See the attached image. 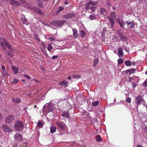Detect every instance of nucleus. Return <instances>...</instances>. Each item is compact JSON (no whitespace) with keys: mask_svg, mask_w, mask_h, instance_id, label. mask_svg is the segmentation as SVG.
<instances>
[{"mask_svg":"<svg viewBox=\"0 0 147 147\" xmlns=\"http://www.w3.org/2000/svg\"><path fill=\"white\" fill-rule=\"evenodd\" d=\"M50 40H51V41H54V39L53 38H50Z\"/></svg>","mask_w":147,"mask_h":147,"instance_id":"nucleus-60","label":"nucleus"},{"mask_svg":"<svg viewBox=\"0 0 147 147\" xmlns=\"http://www.w3.org/2000/svg\"><path fill=\"white\" fill-rule=\"evenodd\" d=\"M16 101H20V99L19 98H17L16 99Z\"/></svg>","mask_w":147,"mask_h":147,"instance_id":"nucleus-56","label":"nucleus"},{"mask_svg":"<svg viewBox=\"0 0 147 147\" xmlns=\"http://www.w3.org/2000/svg\"><path fill=\"white\" fill-rule=\"evenodd\" d=\"M23 123L20 121H17L16 122V124L14 126L15 129L17 131H21L24 127Z\"/></svg>","mask_w":147,"mask_h":147,"instance_id":"nucleus-2","label":"nucleus"},{"mask_svg":"<svg viewBox=\"0 0 147 147\" xmlns=\"http://www.w3.org/2000/svg\"><path fill=\"white\" fill-rule=\"evenodd\" d=\"M67 82L65 81L60 82L59 84L60 85H63L65 86H67Z\"/></svg>","mask_w":147,"mask_h":147,"instance_id":"nucleus-26","label":"nucleus"},{"mask_svg":"<svg viewBox=\"0 0 147 147\" xmlns=\"http://www.w3.org/2000/svg\"><path fill=\"white\" fill-rule=\"evenodd\" d=\"M126 24V23L125 22H125H123L122 20H121V21L120 22H119V24L120 25L121 28L124 27V25L125 24Z\"/></svg>","mask_w":147,"mask_h":147,"instance_id":"nucleus-25","label":"nucleus"},{"mask_svg":"<svg viewBox=\"0 0 147 147\" xmlns=\"http://www.w3.org/2000/svg\"><path fill=\"white\" fill-rule=\"evenodd\" d=\"M115 12H112L111 14V15L113 17V18H115L116 17L115 16Z\"/></svg>","mask_w":147,"mask_h":147,"instance_id":"nucleus-44","label":"nucleus"},{"mask_svg":"<svg viewBox=\"0 0 147 147\" xmlns=\"http://www.w3.org/2000/svg\"><path fill=\"white\" fill-rule=\"evenodd\" d=\"M1 67H2V68L5 71V67L3 65H1Z\"/></svg>","mask_w":147,"mask_h":147,"instance_id":"nucleus-55","label":"nucleus"},{"mask_svg":"<svg viewBox=\"0 0 147 147\" xmlns=\"http://www.w3.org/2000/svg\"><path fill=\"white\" fill-rule=\"evenodd\" d=\"M86 33L83 30H81V36L82 37H85L86 36Z\"/></svg>","mask_w":147,"mask_h":147,"instance_id":"nucleus-30","label":"nucleus"},{"mask_svg":"<svg viewBox=\"0 0 147 147\" xmlns=\"http://www.w3.org/2000/svg\"><path fill=\"white\" fill-rule=\"evenodd\" d=\"M126 101H131V99L130 98H128L126 99Z\"/></svg>","mask_w":147,"mask_h":147,"instance_id":"nucleus-54","label":"nucleus"},{"mask_svg":"<svg viewBox=\"0 0 147 147\" xmlns=\"http://www.w3.org/2000/svg\"><path fill=\"white\" fill-rule=\"evenodd\" d=\"M1 46L3 47V48L4 50H6V49L5 47V46H4V45H3V46Z\"/></svg>","mask_w":147,"mask_h":147,"instance_id":"nucleus-57","label":"nucleus"},{"mask_svg":"<svg viewBox=\"0 0 147 147\" xmlns=\"http://www.w3.org/2000/svg\"><path fill=\"white\" fill-rule=\"evenodd\" d=\"M66 22V21L65 20L61 21L56 20L52 21L50 23L54 26L61 27Z\"/></svg>","mask_w":147,"mask_h":147,"instance_id":"nucleus-1","label":"nucleus"},{"mask_svg":"<svg viewBox=\"0 0 147 147\" xmlns=\"http://www.w3.org/2000/svg\"><path fill=\"white\" fill-rule=\"evenodd\" d=\"M124 49L125 51H126L127 52H128V51H129V49L128 47H125L124 48Z\"/></svg>","mask_w":147,"mask_h":147,"instance_id":"nucleus-51","label":"nucleus"},{"mask_svg":"<svg viewBox=\"0 0 147 147\" xmlns=\"http://www.w3.org/2000/svg\"><path fill=\"white\" fill-rule=\"evenodd\" d=\"M117 35L119 36V37H120L123 34L121 33V31L120 30H118L117 32Z\"/></svg>","mask_w":147,"mask_h":147,"instance_id":"nucleus-38","label":"nucleus"},{"mask_svg":"<svg viewBox=\"0 0 147 147\" xmlns=\"http://www.w3.org/2000/svg\"><path fill=\"white\" fill-rule=\"evenodd\" d=\"M37 125L40 127H42V124L41 122H38L37 123Z\"/></svg>","mask_w":147,"mask_h":147,"instance_id":"nucleus-40","label":"nucleus"},{"mask_svg":"<svg viewBox=\"0 0 147 147\" xmlns=\"http://www.w3.org/2000/svg\"><path fill=\"white\" fill-rule=\"evenodd\" d=\"M2 118V116L1 114L0 113V119H1Z\"/></svg>","mask_w":147,"mask_h":147,"instance_id":"nucleus-64","label":"nucleus"},{"mask_svg":"<svg viewBox=\"0 0 147 147\" xmlns=\"http://www.w3.org/2000/svg\"><path fill=\"white\" fill-rule=\"evenodd\" d=\"M5 52L7 54L11 57L13 56V54L11 53L8 50H5Z\"/></svg>","mask_w":147,"mask_h":147,"instance_id":"nucleus-29","label":"nucleus"},{"mask_svg":"<svg viewBox=\"0 0 147 147\" xmlns=\"http://www.w3.org/2000/svg\"><path fill=\"white\" fill-rule=\"evenodd\" d=\"M136 71V69L134 68L131 69L127 70L126 71V74H127L128 72H129L130 74L134 73Z\"/></svg>","mask_w":147,"mask_h":147,"instance_id":"nucleus-20","label":"nucleus"},{"mask_svg":"<svg viewBox=\"0 0 147 147\" xmlns=\"http://www.w3.org/2000/svg\"><path fill=\"white\" fill-rule=\"evenodd\" d=\"M27 95L28 96H31V93H28V94H27Z\"/></svg>","mask_w":147,"mask_h":147,"instance_id":"nucleus-63","label":"nucleus"},{"mask_svg":"<svg viewBox=\"0 0 147 147\" xmlns=\"http://www.w3.org/2000/svg\"><path fill=\"white\" fill-rule=\"evenodd\" d=\"M100 13L102 15L104 16H105L107 14V11L105 9L103 8L100 9Z\"/></svg>","mask_w":147,"mask_h":147,"instance_id":"nucleus-14","label":"nucleus"},{"mask_svg":"<svg viewBox=\"0 0 147 147\" xmlns=\"http://www.w3.org/2000/svg\"><path fill=\"white\" fill-rule=\"evenodd\" d=\"M99 103V102H94L92 105L93 106H96L98 105Z\"/></svg>","mask_w":147,"mask_h":147,"instance_id":"nucleus-41","label":"nucleus"},{"mask_svg":"<svg viewBox=\"0 0 147 147\" xmlns=\"http://www.w3.org/2000/svg\"><path fill=\"white\" fill-rule=\"evenodd\" d=\"M136 147H142V146L140 145H138Z\"/></svg>","mask_w":147,"mask_h":147,"instance_id":"nucleus-61","label":"nucleus"},{"mask_svg":"<svg viewBox=\"0 0 147 147\" xmlns=\"http://www.w3.org/2000/svg\"><path fill=\"white\" fill-rule=\"evenodd\" d=\"M108 5V6H110L111 5V4H110V2L109 1H108L107 2V3H106Z\"/></svg>","mask_w":147,"mask_h":147,"instance_id":"nucleus-53","label":"nucleus"},{"mask_svg":"<svg viewBox=\"0 0 147 147\" xmlns=\"http://www.w3.org/2000/svg\"><path fill=\"white\" fill-rule=\"evenodd\" d=\"M58 55H54L52 56V59H55L58 57Z\"/></svg>","mask_w":147,"mask_h":147,"instance_id":"nucleus-48","label":"nucleus"},{"mask_svg":"<svg viewBox=\"0 0 147 147\" xmlns=\"http://www.w3.org/2000/svg\"><path fill=\"white\" fill-rule=\"evenodd\" d=\"M96 7L94 6H92L90 7V9H91L92 12H94L95 11V9Z\"/></svg>","mask_w":147,"mask_h":147,"instance_id":"nucleus-37","label":"nucleus"},{"mask_svg":"<svg viewBox=\"0 0 147 147\" xmlns=\"http://www.w3.org/2000/svg\"><path fill=\"white\" fill-rule=\"evenodd\" d=\"M64 9L63 7H59L57 8V11H62Z\"/></svg>","mask_w":147,"mask_h":147,"instance_id":"nucleus-42","label":"nucleus"},{"mask_svg":"<svg viewBox=\"0 0 147 147\" xmlns=\"http://www.w3.org/2000/svg\"><path fill=\"white\" fill-rule=\"evenodd\" d=\"M125 22L126 23V24H127L128 25L127 26L129 28H134L135 26V24L133 22H130L129 23H128V22Z\"/></svg>","mask_w":147,"mask_h":147,"instance_id":"nucleus-11","label":"nucleus"},{"mask_svg":"<svg viewBox=\"0 0 147 147\" xmlns=\"http://www.w3.org/2000/svg\"><path fill=\"white\" fill-rule=\"evenodd\" d=\"M37 5L39 7L41 8H42L44 7L43 3L42 2H38L37 3Z\"/></svg>","mask_w":147,"mask_h":147,"instance_id":"nucleus-31","label":"nucleus"},{"mask_svg":"<svg viewBox=\"0 0 147 147\" xmlns=\"http://www.w3.org/2000/svg\"><path fill=\"white\" fill-rule=\"evenodd\" d=\"M10 4L13 5L15 6H20L21 5L20 3L17 1L14 0H11L10 1Z\"/></svg>","mask_w":147,"mask_h":147,"instance_id":"nucleus-8","label":"nucleus"},{"mask_svg":"<svg viewBox=\"0 0 147 147\" xmlns=\"http://www.w3.org/2000/svg\"><path fill=\"white\" fill-rule=\"evenodd\" d=\"M144 86H147V79L143 83Z\"/></svg>","mask_w":147,"mask_h":147,"instance_id":"nucleus-46","label":"nucleus"},{"mask_svg":"<svg viewBox=\"0 0 147 147\" xmlns=\"http://www.w3.org/2000/svg\"><path fill=\"white\" fill-rule=\"evenodd\" d=\"M2 129L4 132L6 133H10L12 131L9 127L6 124L3 125L2 126Z\"/></svg>","mask_w":147,"mask_h":147,"instance_id":"nucleus-4","label":"nucleus"},{"mask_svg":"<svg viewBox=\"0 0 147 147\" xmlns=\"http://www.w3.org/2000/svg\"><path fill=\"white\" fill-rule=\"evenodd\" d=\"M73 76L76 78H80L81 76L80 75H73Z\"/></svg>","mask_w":147,"mask_h":147,"instance_id":"nucleus-49","label":"nucleus"},{"mask_svg":"<svg viewBox=\"0 0 147 147\" xmlns=\"http://www.w3.org/2000/svg\"><path fill=\"white\" fill-rule=\"evenodd\" d=\"M6 46H7V48L11 50V45H9V43H7L5 45Z\"/></svg>","mask_w":147,"mask_h":147,"instance_id":"nucleus-43","label":"nucleus"},{"mask_svg":"<svg viewBox=\"0 0 147 147\" xmlns=\"http://www.w3.org/2000/svg\"><path fill=\"white\" fill-rule=\"evenodd\" d=\"M85 4H86V6L85 7V8L86 9H90V4H88V2L85 3Z\"/></svg>","mask_w":147,"mask_h":147,"instance_id":"nucleus-34","label":"nucleus"},{"mask_svg":"<svg viewBox=\"0 0 147 147\" xmlns=\"http://www.w3.org/2000/svg\"><path fill=\"white\" fill-rule=\"evenodd\" d=\"M117 61L119 63L121 64L123 62V61L122 59L120 58Z\"/></svg>","mask_w":147,"mask_h":147,"instance_id":"nucleus-35","label":"nucleus"},{"mask_svg":"<svg viewBox=\"0 0 147 147\" xmlns=\"http://www.w3.org/2000/svg\"><path fill=\"white\" fill-rule=\"evenodd\" d=\"M52 49V46L50 45H49L48 47H47L48 50L49 51H50Z\"/></svg>","mask_w":147,"mask_h":147,"instance_id":"nucleus-45","label":"nucleus"},{"mask_svg":"<svg viewBox=\"0 0 147 147\" xmlns=\"http://www.w3.org/2000/svg\"><path fill=\"white\" fill-rule=\"evenodd\" d=\"M67 78L68 79L70 80H71V77H70V76L68 77H67Z\"/></svg>","mask_w":147,"mask_h":147,"instance_id":"nucleus-62","label":"nucleus"},{"mask_svg":"<svg viewBox=\"0 0 147 147\" xmlns=\"http://www.w3.org/2000/svg\"><path fill=\"white\" fill-rule=\"evenodd\" d=\"M98 59H96L94 60L93 62V65L94 67L96 66V64L98 63Z\"/></svg>","mask_w":147,"mask_h":147,"instance_id":"nucleus-32","label":"nucleus"},{"mask_svg":"<svg viewBox=\"0 0 147 147\" xmlns=\"http://www.w3.org/2000/svg\"><path fill=\"white\" fill-rule=\"evenodd\" d=\"M132 87L133 88H135L137 84L135 82H134L132 84Z\"/></svg>","mask_w":147,"mask_h":147,"instance_id":"nucleus-50","label":"nucleus"},{"mask_svg":"<svg viewBox=\"0 0 147 147\" xmlns=\"http://www.w3.org/2000/svg\"><path fill=\"white\" fill-rule=\"evenodd\" d=\"M11 68L15 74H16L18 73V70L17 68L16 67H14L13 66H12Z\"/></svg>","mask_w":147,"mask_h":147,"instance_id":"nucleus-24","label":"nucleus"},{"mask_svg":"<svg viewBox=\"0 0 147 147\" xmlns=\"http://www.w3.org/2000/svg\"><path fill=\"white\" fill-rule=\"evenodd\" d=\"M88 4H90L91 5H96L98 3L97 1H94L91 0H90L88 2Z\"/></svg>","mask_w":147,"mask_h":147,"instance_id":"nucleus-22","label":"nucleus"},{"mask_svg":"<svg viewBox=\"0 0 147 147\" xmlns=\"http://www.w3.org/2000/svg\"><path fill=\"white\" fill-rule=\"evenodd\" d=\"M14 137L16 140L19 142H20L22 140V136L19 134H15L14 136Z\"/></svg>","mask_w":147,"mask_h":147,"instance_id":"nucleus-7","label":"nucleus"},{"mask_svg":"<svg viewBox=\"0 0 147 147\" xmlns=\"http://www.w3.org/2000/svg\"><path fill=\"white\" fill-rule=\"evenodd\" d=\"M56 128L55 126H51L50 127V132L53 134L56 131Z\"/></svg>","mask_w":147,"mask_h":147,"instance_id":"nucleus-23","label":"nucleus"},{"mask_svg":"<svg viewBox=\"0 0 147 147\" xmlns=\"http://www.w3.org/2000/svg\"><path fill=\"white\" fill-rule=\"evenodd\" d=\"M116 21L117 23H119V22H120L121 21V20H120L119 18H118L117 19Z\"/></svg>","mask_w":147,"mask_h":147,"instance_id":"nucleus-52","label":"nucleus"},{"mask_svg":"<svg viewBox=\"0 0 147 147\" xmlns=\"http://www.w3.org/2000/svg\"><path fill=\"white\" fill-rule=\"evenodd\" d=\"M32 9L39 14L42 15L43 14V12L41 11V10L37 7H33Z\"/></svg>","mask_w":147,"mask_h":147,"instance_id":"nucleus-9","label":"nucleus"},{"mask_svg":"<svg viewBox=\"0 0 147 147\" xmlns=\"http://www.w3.org/2000/svg\"><path fill=\"white\" fill-rule=\"evenodd\" d=\"M19 1H21V3H24L25 2V0H19Z\"/></svg>","mask_w":147,"mask_h":147,"instance_id":"nucleus-58","label":"nucleus"},{"mask_svg":"<svg viewBox=\"0 0 147 147\" xmlns=\"http://www.w3.org/2000/svg\"><path fill=\"white\" fill-rule=\"evenodd\" d=\"M24 76L26 78L28 79H30V76H28L27 75H24Z\"/></svg>","mask_w":147,"mask_h":147,"instance_id":"nucleus-47","label":"nucleus"},{"mask_svg":"<svg viewBox=\"0 0 147 147\" xmlns=\"http://www.w3.org/2000/svg\"><path fill=\"white\" fill-rule=\"evenodd\" d=\"M108 20L111 25V28L113 29L114 28V25L115 23L113 19L112 18H108Z\"/></svg>","mask_w":147,"mask_h":147,"instance_id":"nucleus-12","label":"nucleus"},{"mask_svg":"<svg viewBox=\"0 0 147 147\" xmlns=\"http://www.w3.org/2000/svg\"><path fill=\"white\" fill-rule=\"evenodd\" d=\"M88 18L91 20H95V16L93 15H90L89 16Z\"/></svg>","mask_w":147,"mask_h":147,"instance_id":"nucleus-36","label":"nucleus"},{"mask_svg":"<svg viewBox=\"0 0 147 147\" xmlns=\"http://www.w3.org/2000/svg\"><path fill=\"white\" fill-rule=\"evenodd\" d=\"M86 97H84L82 95H80L77 97V100L81 101H84L85 100V98Z\"/></svg>","mask_w":147,"mask_h":147,"instance_id":"nucleus-10","label":"nucleus"},{"mask_svg":"<svg viewBox=\"0 0 147 147\" xmlns=\"http://www.w3.org/2000/svg\"><path fill=\"white\" fill-rule=\"evenodd\" d=\"M34 37L38 41H39L40 40L38 36L36 35H34Z\"/></svg>","mask_w":147,"mask_h":147,"instance_id":"nucleus-39","label":"nucleus"},{"mask_svg":"<svg viewBox=\"0 0 147 147\" xmlns=\"http://www.w3.org/2000/svg\"><path fill=\"white\" fill-rule=\"evenodd\" d=\"M18 80H15L14 81V82L17 83H18Z\"/></svg>","mask_w":147,"mask_h":147,"instance_id":"nucleus-59","label":"nucleus"},{"mask_svg":"<svg viewBox=\"0 0 147 147\" xmlns=\"http://www.w3.org/2000/svg\"><path fill=\"white\" fill-rule=\"evenodd\" d=\"M137 101H143L144 100V96L138 95L136 98Z\"/></svg>","mask_w":147,"mask_h":147,"instance_id":"nucleus-16","label":"nucleus"},{"mask_svg":"<svg viewBox=\"0 0 147 147\" xmlns=\"http://www.w3.org/2000/svg\"><path fill=\"white\" fill-rule=\"evenodd\" d=\"M66 104L67 107H66V108L67 111L68 110L69 111L71 108L72 106L71 104H70L68 102H67Z\"/></svg>","mask_w":147,"mask_h":147,"instance_id":"nucleus-21","label":"nucleus"},{"mask_svg":"<svg viewBox=\"0 0 147 147\" xmlns=\"http://www.w3.org/2000/svg\"><path fill=\"white\" fill-rule=\"evenodd\" d=\"M96 140L97 141L100 142L102 140V139L99 135H98L96 136Z\"/></svg>","mask_w":147,"mask_h":147,"instance_id":"nucleus-33","label":"nucleus"},{"mask_svg":"<svg viewBox=\"0 0 147 147\" xmlns=\"http://www.w3.org/2000/svg\"><path fill=\"white\" fill-rule=\"evenodd\" d=\"M0 42L1 43V46H3V45H5L7 43L6 41L3 38H1L0 39Z\"/></svg>","mask_w":147,"mask_h":147,"instance_id":"nucleus-15","label":"nucleus"},{"mask_svg":"<svg viewBox=\"0 0 147 147\" xmlns=\"http://www.w3.org/2000/svg\"><path fill=\"white\" fill-rule=\"evenodd\" d=\"M56 123L58 127L62 130H64L67 128L66 125L64 123H63L59 122H57Z\"/></svg>","mask_w":147,"mask_h":147,"instance_id":"nucleus-3","label":"nucleus"},{"mask_svg":"<svg viewBox=\"0 0 147 147\" xmlns=\"http://www.w3.org/2000/svg\"><path fill=\"white\" fill-rule=\"evenodd\" d=\"M119 57H123V51L121 48H119L118 50Z\"/></svg>","mask_w":147,"mask_h":147,"instance_id":"nucleus-18","label":"nucleus"},{"mask_svg":"<svg viewBox=\"0 0 147 147\" xmlns=\"http://www.w3.org/2000/svg\"><path fill=\"white\" fill-rule=\"evenodd\" d=\"M61 115L63 117L67 118L70 117L69 112H67L65 111L61 114Z\"/></svg>","mask_w":147,"mask_h":147,"instance_id":"nucleus-17","label":"nucleus"},{"mask_svg":"<svg viewBox=\"0 0 147 147\" xmlns=\"http://www.w3.org/2000/svg\"><path fill=\"white\" fill-rule=\"evenodd\" d=\"M75 14L73 13H71L63 15V18L66 19L71 18L74 17Z\"/></svg>","mask_w":147,"mask_h":147,"instance_id":"nucleus-6","label":"nucleus"},{"mask_svg":"<svg viewBox=\"0 0 147 147\" xmlns=\"http://www.w3.org/2000/svg\"><path fill=\"white\" fill-rule=\"evenodd\" d=\"M120 38L121 40L123 41H126L127 40V38L126 36H124L123 34L120 37Z\"/></svg>","mask_w":147,"mask_h":147,"instance_id":"nucleus-28","label":"nucleus"},{"mask_svg":"<svg viewBox=\"0 0 147 147\" xmlns=\"http://www.w3.org/2000/svg\"><path fill=\"white\" fill-rule=\"evenodd\" d=\"M45 106L49 108V109L48 110V111H49V112H51L52 111V105L50 102L46 104Z\"/></svg>","mask_w":147,"mask_h":147,"instance_id":"nucleus-13","label":"nucleus"},{"mask_svg":"<svg viewBox=\"0 0 147 147\" xmlns=\"http://www.w3.org/2000/svg\"><path fill=\"white\" fill-rule=\"evenodd\" d=\"M73 35L74 36L75 38H77L78 36V34L77 33L78 31L76 28L73 29Z\"/></svg>","mask_w":147,"mask_h":147,"instance_id":"nucleus-19","label":"nucleus"},{"mask_svg":"<svg viewBox=\"0 0 147 147\" xmlns=\"http://www.w3.org/2000/svg\"><path fill=\"white\" fill-rule=\"evenodd\" d=\"M15 119V117L13 115H9L6 118L5 122L8 123H9Z\"/></svg>","mask_w":147,"mask_h":147,"instance_id":"nucleus-5","label":"nucleus"},{"mask_svg":"<svg viewBox=\"0 0 147 147\" xmlns=\"http://www.w3.org/2000/svg\"><path fill=\"white\" fill-rule=\"evenodd\" d=\"M125 65L127 66H129L131 65V62L129 60H127L125 62Z\"/></svg>","mask_w":147,"mask_h":147,"instance_id":"nucleus-27","label":"nucleus"}]
</instances>
